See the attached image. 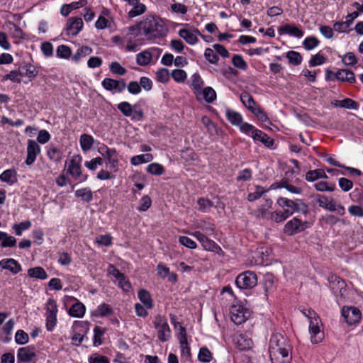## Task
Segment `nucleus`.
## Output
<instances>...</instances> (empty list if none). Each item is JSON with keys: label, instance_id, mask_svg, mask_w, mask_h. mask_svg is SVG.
<instances>
[{"label": "nucleus", "instance_id": "nucleus-25", "mask_svg": "<svg viewBox=\"0 0 363 363\" xmlns=\"http://www.w3.org/2000/svg\"><path fill=\"white\" fill-rule=\"evenodd\" d=\"M240 100L243 105L252 113L253 110L257 108L253 97L247 92H244L240 95Z\"/></svg>", "mask_w": 363, "mask_h": 363}, {"label": "nucleus", "instance_id": "nucleus-24", "mask_svg": "<svg viewBox=\"0 0 363 363\" xmlns=\"http://www.w3.org/2000/svg\"><path fill=\"white\" fill-rule=\"evenodd\" d=\"M138 298L147 309L152 308L153 301L151 298L150 294L147 290L140 289L138 291Z\"/></svg>", "mask_w": 363, "mask_h": 363}, {"label": "nucleus", "instance_id": "nucleus-38", "mask_svg": "<svg viewBox=\"0 0 363 363\" xmlns=\"http://www.w3.org/2000/svg\"><path fill=\"white\" fill-rule=\"evenodd\" d=\"M203 99L207 103H212L216 99V93L214 89L210 86H207L201 91Z\"/></svg>", "mask_w": 363, "mask_h": 363}, {"label": "nucleus", "instance_id": "nucleus-15", "mask_svg": "<svg viewBox=\"0 0 363 363\" xmlns=\"http://www.w3.org/2000/svg\"><path fill=\"white\" fill-rule=\"evenodd\" d=\"M198 35H201L198 29L189 30L182 28L179 31V35L189 45H194L199 41Z\"/></svg>", "mask_w": 363, "mask_h": 363}, {"label": "nucleus", "instance_id": "nucleus-61", "mask_svg": "<svg viewBox=\"0 0 363 363\" xmlns=\"http://www.w3.org/2000/svg\"><path fill=\"white\" fill-rule=\"evenodd\" d=\"M103 164V159L100 157H95L90 161H86L84 163V165L89 170H95L99 165H101Z\"/></svg>", "mask_w": 363, "mask_h": 363}, {"label": "nucleus", "instance_id": "nucleus-19", "mask_svg": "<svg viewBox=\"0 0 363 363\" xmlns=\"http://www.w3.org/2000/svg\"><path fill=\"white\" fill-rule=\"evenodd\" d=\"M335 78L341 82L353 84L356 82L354 73L350 69H340L335 74Z\"/></svg>", "mask_w": 363, "mask_h": 363}, {"label": "nucleus", "instance_id": "nucleus-33", "mask_svg": "<svg viewBox=\"0 0 363 363\" xmlns=\"http://www.w3.org/2000/svg\"><path fill=\"white\" fill-rule=\"evenodd\" d=\"M152 58V53L148 50H145L137 55V63L140 66H145L150 64Z\"/></svg>", "mask_w": 363, "mask_h": 363}, {"label": "nucleus", "instance_id": "nucleus-51", "mask_svg": "<svg viewBox=\"0 0 363 363\" xmlns=\"http://www.w3.org/2000/svg\"><path fill=\"white\" fill-rule=\"evenodd\" d=\"M82 6V2H72L70 4L64 5L61 8L60 13L62 16H67L69 14V13L73 10L78 9L79 7Z\"/></svg>", "mask_w": 363, "mask_h": 363}, {"label": "nucleus", "instance_id": "nucleus-31", "mask_svg": "<svg viewBox=\"0 0 363 363\" xmlns=\"http://www.w3.org/2000/svg\"><path fill=\"white\" fill-rule=\"evenodd\" d=\"M335 106H339L342 108H347L350 109H357L358 104L349 98L345 99L343 100H336L333 103Z\"/></svg>", "mask_w": 363, "mask_h": 363}, {"label": "nucleus", "instance_id": "nucleus-55", "mask_svg": "<svg viewBox=\"0 0 363 363\" xmlns=\"http://www.w3.org/2000/svg\"><path fill=\"white\" fill-rule=\"evenodd\" d=\"M28 335L23 330H17L15 335V341L18 345H24L28 342Z\"/></svg>", "mask_w": 363, "mask_h": 363}, {"label": "nucleus", "instance_id": "nucleus-37", "mask_svg": "<svg viewBox=\"0 0 363 363\" xmlns=\"http://www.w3.org/2000/svg\"><path fill=\"white\" fill-rule=\"evenodd\" d=\"M77 197L81 198L82 200L90 202L93 199L91 191L88 188L78 189L75 191Z\"/></svg>", "mask_w": 363, "mask_h": 363}, {"label": "nucleus", "instance_id": "nucleus-22", "mask_svg": "<svg viewBox=\"0 0 363 363\" xmlns=\"http://www.w3.org/2000/svg\"><path fill=\"white\" fill-rule=\"evenodd\" d=\"M252 138L255 141H259L262 143L267 147L272 146L274 144L273 139L270 138L266 133L258 129L255 130Z\"/></svg>", "mask_w": 363, "mask_h": 363}, {"label": "nucleus", "instance_id": "nucleus-8", "mask_svg": "<svg viewBox=\"0 0 363 363\" xmlns=\"http://www.w3.org/2000/svg\"><path fill=\"white\" fill-rule=\"evenodd\" d=\"M341 313L345 322L350 325L359 323L362 318V313L356 307H343Z\"/></svg>", "mask_w": 363, "mask_h": 363}, {"label": "nucleus", "instance_id": "nucleus-2", "mask_svg": "<svg viewBox=\"0 0 363 363\" xmlns=\"http://www.w3.org/2000/svg\"><path fill=\"white\" fill-rule=\"evenodd\" d=\"M140 35H144L147 40L160 38L166 35L168 30L160 18L147 16L139 23Z\"/></svg>", "mask_w": 363, "mask_h": 363}, {"label": "nucleus", "instance_id": "nucleus-59", "mask_svg": "<svg viewBox=\"0 0 363 363\" xmlns=\"http://www.w3.org/2000/svg\"><path fill=\"white\" fill-rule=\"evenodd\" d=\"M10 25V30L13 38L18 39L24 38V33L19 26L13 23H11Z\"/></svg>", "mask_w": 363, "mask_h": 363}, {"label": "nucleus", "instance_id": "nucleus-39", "mask_svg": "<svg viewBox=\"0 0 363 363\" xmlns=\"http://www.w3.org/2000/svg\"><path fill=\"white\" fill-rule=\"evenodd\" d=\"M330 281L332 282L333 285H335L336 284L337 285V290H339V296L340 297H343L344 296V291H345L346 284L345 282L341 279L340 277H337L336 276H331L330 277Z\"/></svg>", "mask_w": 363, "mask_h": 363}, {"label": "nucleus", "instance_id": "nucleus-23", "mask_svg": "<svg viewBox=\"0 0 363 363\" xmlns=\"http://www.w3.org/2000/svg\"><path fill=\"white\" fill-rule=\"evenodd\" d=\"M305 178L308 182H314L318 179H327L328 176L326 175L324 169H316L307 172Z\"/></svg>", "mask_w": 363, "mask_h": 363}, {"label": "nucleus", "instance_id": "nucleus-45", "mask_svg": "<svg viewBox=\"0 0 363 363\" xmlns=\"http://www.w3.org/2000/svg\"><path fill=\"white\" fill-rule=\"evenodd\" d=\"M197 204L199 206V210L202 212H208L211 208L213 206V203L211 201L204 198L199 199Z\"/></svg>", "mask_w": 363, "mask_h": 363}, {"label": "nucleus", "instance_id": "nucleus-21", "mask_svg": "<svg viewBox=\"0 0 363 363\" xmlns=\"http://www.w3.org/2000/svg\"><path fill=\"white\" fill-rule=\"evenodd\" d=\"M0 180L9 184L17 182V172L14 169H9L2 172L0 175Z\"/></svg>", "mask_w": 363, "mask_h": 363}, {"label": "nucleus", "instance_id": "nucleus-7", "mask_svg": "<svg viewBox=\"0 0 363 363\" xmlns=\"http://www.w3.org/2000/svg\"><path fill=\"white\" fill-rule=\"evenodd\" d=\"M99 152L107 160L109 168L113 172L118 170V154L115 149L108 148L107 146L100 147Z\"/></svg>", "mask_w": 363, "mask_h": 363}, {"label": "nucleus", "instance_id": "nucleus-42", "mask_svg": "<svg viewBox=\"0 0 363 363\" xmlns=\"http://www.w3.org/2000/svg\"><path fill=\"white\" fill-rule=\"evenodd\" d=\"M286 57L288 58L289 63L293 65H298L302 62V56L299 52L296 51H289L286 53Z\"/></svg>", "mask_w": 363, "mask_h": 363}, {"label": "nucleus", "instance_id": "nucleus-52", "mask_svg": "<svg viewBox=\"0 0 363 363\" xmlns=\"http://www.w3.org/2000/svg\"><path fill=\"white\" fill-rule=\"evenodd\" d=\"M56 53L57 57L67 59L71 56L72 50L69 47L61 45L57 47Z\"/></svg>", "mask_w": 363, "mask_h": 363}, {"label": "nucleus", "instance_id": "nucleus-64", "mask_svg": "<svg viewBox=\"0 0 363 363\" xmlns=\"http://www.w3.org/2000/svg\"><path fill=\"white\" fill-rule=\"evenodd\" d=\"M204 56L210 63L214 65H216L219 60L218 55L214 53L213 50L211 48H206L205 50Z\"/></svg>", "mask_w": 363, "mask_h": 363}, {"label": "nucleus", "instance_id": "nucleus-56", "mask_svg": "<svg viewBox=\"0 0 363 363\" xmlns=\"http://www.w3.org/2000/svg\"><path fill=\"white\" fill-rule=\"evenodd\" d=\"M47 154H48V157L51 160H53L55 162H59L62 159V152H61V151L58 148H57L55 147H50L48 150V153Z\"/></svg>", "mask_w": 363, "mask_h": 363}, {"label": "nucleus", "instance_id": "nucleus-53", "mask_svg": "<svg viewBox=\"0 0 363 363\" xmlns=\"http://www.w3.org/2000/svg\"><path fill=\"white\" fill-rule=\"evenodd\" d=\"M31 226V223L29 220L23 221L20 223L14 224L13 226L16 235L21 236L23 230H28Z\"/></svg>", "mask_w": 363, "mask_h": 363}, {"label": "nucleus", "instance_id": "nucleus-40", "mask_svg": "<svg viewBox=\"0 0 363 363\" xmlns=\"http://www.w3.org/2000/svg\"><path fill=\"white\" fill-rule=\"evenodd\" d=\"M280 30L284 31L298 38H301L303 35V32L301 29L288 24L281 27Z\"/></svg>", "mask_w": 363, "mask_h": 363}, {"label": "nucleus", "instance_id": "nucleus-44", "mask_svg": "<svg viewBox=\"0 0 363 363\" xmlns=\"http://www.w3.org/2000/svg\"><path fill=\"white\" fill-rule=\"evenodd\" d=\"M203 82L199 74H194L192 76V87L194 90V93L198 95L201 94V88L203 86Z\"/></svg>", "mask_w": 363, "mask_h": 363}, {"label": "nucleus", "instance_id": "nucleus-57", "mask_svg": "<svg viewBox=\"0 0 363 363\" xmlns=\"http://www.w3.org/2000/svg\"><path fill=\"white\" fill-rule=\"evenodd\" d=\"M111 72L116 75L123 76L126 73V69L118 62H113L110 65Z\"/></svg>", "mask_w": 363, "mask_h": 363}, {"label": "nucleus", "instance_id": "nucleus-28", "mask_svg": "<svg viewBox=\"0 0 363 363\" xmlns=\"http://www.w3.org/2000/svg\"><path fill=\"white\" fill-rule=\"evenodd\" d=\"M317 203L320 207L329 210L330 211H336L335 204L333 201H328V199L324 195H318Z\"/></svg>", "mask_w": 363, "mask_h": 363}, {"label": "nucleus", "instance_id": "nucleus-35", "mask_svg": "<svg viewBox=\"0 0 363 363\" xmlns=\"http://www.w3.org/2000/svg\"><path fill=\"white\" fill-rule=\"evenodd\" d=\"M197 226L201 230V233L206 235V236H210L214 234L215 226L213 224L211 223L206 222L204 220H201L198 223Z\"/></svg>", "mask_w": 363, "mask_h": 363}, {"label": "nucleus", "instance_id": "nucleus-34", "mask_svg": "<svg viewBox=\"0 0 363 363\" xmlns=\"http://www.w3.org/2000/svg\"><path fill=\"white\" fill-rule=\"evenodd\" d=\"M79 141L82 149L84 152H86L91 148L94 143V138L90 135L83 134L81 135Z\"/></svg>", "mask_w": 363, "mask_h": 363}, {"label": "nucleus", "instance_id": "nucleus-16", "mask_svg": "<svg viewBox=\"0 0 363 363\" xmlns=\"http://www.w3.org/2000/svg\"><path fill=\"white\" fill-rule=\"evenodd\" d=\"M35 357V349L33 347L28 346L18 349L17 354V361L22 362H30Z\"/></svg>", "mask_w": 363, "mask_h": 363}, {"label": "nucleus", "instance_id": "nucleus-6", "mask_svg": "<svg viewBox=\"0 0 363 363\" xmlns=\"http://www.w3.org/2000/svg\"><path fill=\"white\" fill-rule=\"evenodd\" d=\"M57 306L54 299L49 298L46 303V328L52 331L57 323Z\"/></svg>", "mask_w": 363, "mask_h": 363}, {"label": "nucleus", "instance_id": "nucleus-3", "mask_svg": "<svg viewBox=\"0 0 363 363\" xmlns=\"http://www.w3.org/2000/svg\"><path fill=\"white\" fill-rule=\"evenodd\" d=\"M302 313L309 320V332L311 335V342L314 344L320 342L323 338V333L320 332L319 323L320 319L318 314L311 308L304 309Z\"/></svg>", "mask_w": 363, "mask_h": 363}, {"label": "nucleus", "instance_id": "nucleus-48", "mask_svg": "<svg viewBox=\"0 0 363 363\" xmlns=\"http://www.w3.org/2000/svg\"><path fill=\"white\" fill-rule=\"evenodd\" d=\"M320 41L314 36H310L306 38L303 42V45L307 50H311L319 45Z\"/></svg>", "mask_w": 363, "mask_h": 363}, {"label": "nucleus", "instance_id": "nucleus-14", "mask_svg": "<svg viewBox=\"0 0 363 363\" xmlns=\"http://www.w3.org/2000/svg\"><path fill=\"white\" fill-rule=\"evenodd\" d=\"M83 21L80 17H71L67 20L66 31L67 35H77L83 28Z\"/></svg>", "mask_w": 363, "mask_h": 363}, {"label": "nucleus", "instance_id": "nucleus-62", "mask_svg": "<svg viewBox=\"0 0 363 363\" xmlns=\"http://www.w3.org/2000/svg\"><path fill=\"white\" fill-rule=\"evenodd\" d=\"M157 81L164 83L167 82L169 79V73L167 69L162 68L156 72Z\"/></svg>", "mask_w": 363, "mask_h": 363}, {"label": "nucleus", "instance_id": "nucleus-60", "mask_svg": "<svg viewBox=\"0 0 363 363\" xmlns=\"http://www.w3.org/2000/svg\"><path fill=\"white\" fill-rule=\"evenodd\" d=\"M264 192H265V190L264 189L263 187H262L260 186H256L255 191L248 194L247 200L249 201H255V200L258 199L259 198H260Z\"/></svg>", "mask_w": 363, "mask_h": 363}, {"label": "nucleus", "instance_id": "nucleus-17", "mask_svg": "<svg viewBox=\"0 0 363 363\" xmlns=\"http://www.w3.org/2000/svg\"><path fill=\"white\" fill-rule=\"evenodd\" d=\"M0 267L16 274L22 270L21 264L14 259H3L0 261Z\"/></svg>", "mask_w": 363, "mask_h": 363}, {"label": "nucleus", "instance_id": "nucleus-4", "mask_svg": "<svg viewBox=\"0 0 363 363\" xmlns=\"http://www.w3.org/2000/svg\"><path fill=\"white\" fill-rule=\"evenodd\" d=\"M155 327L157 329V337L162 342H165L170 337L171 330L167 323V319L161 315L155 316L154 320Z\"/></svg>", "mask_w": 363, "mask_h": 363}, {"label": "nucleus", "instance_id": "nucleus-13", "mask_svg": "<svg viewBox=\"0 0 363 363\" xmlns=\"http://www.w3.org/2000/svg\"><path fill=\"white\" fill-rule=\"evenodd\" d=\"M40 152V147L38 143L34 140H28L27 157L25 163L27 165H31L34 163L36 157Z\"/></svg>", "mask_w": 363, "mask_h": 363}, {"label": "nucleus", "instance_id": "nucleus-11", "mask_svg": "<svg viewBox=\"0 0 363 363\" xmlns=\"http://www.w3.org/2000/svg\"><path fill=\"white\" fill-rule=\"evenodd\" d=\"M231 320L236 325L244 323L250 316V313L240 305H234L230 309Z\"/></svg>", "mask_w": 363, "mask_h": 363}, {"label": "nucleus", "instance_id": "nucleus-46", "mask_svg": "<svg viewBox=\"0 0 363 363\" xmlns=\"http://www.w3.org/2000/svg\"><path fill=\"white\" fill-rule=\"evenodd\" d=\"M315 189L318 191H333L335 189V184H328L326 182L320 181L314 184Z\"/></svg>", "mask_w": 363, "mask_h": 363}, {"label": "nucleus", "instance_id": "nucleus-26", "mask_svg": "<svg viewBox=\"0 0 363 363\" xmlns=\"http://www.w3.org/2000/svg\"><path fill=\"white\" fill-rule=\"evenodd\" d=\"M18 69L21 77L26 76L28 78H34L38 74L35 67L31 64L20 67Z\"/></svg>", "mask_w": 363, "mask_h": 363}, {"label": "nucleus", "instance_id": "nucleus-1", "mask_svg": "<svg viewBox=\"0 0 363 363\" xmlns=\"http://www.w3.org/2000/svg\"><path fill=\"white\" fill-rule=\"evenodd\" d=\"M290 345L280 334L273 335L269 341V353L272 363H290Z\"/></svg>", "mask_w": 363, "mask_h": 363}, {"label": "nucleus", "instance_id": "nucleus-9", "mask_svg": "<svg viewBox=\"0 0 363 363\" xmlns=\"http://www.w3.org/2000/svg\"><path fill=\"white\" fill-rule=\"evenodd\" d=\"M307 227V222H302L300 219L294 218L286 223L284 232L288 235H292L303 231Z\"/></svg>", "mask_w": 363, "mask_h": 363}, {"label": "nucleus", "instance_id": "nucleus-18", "mask_svg": "<svg viewBox=\"0 0 363 363\" xmlns=\"http://www.w3.org/2000/svg\"><path fill=\"white\" fill-rule=\"evenodd\" d=\"M81 160L79 155L74 156L70 160L67 170L72 177L79 178L82 175Z\"/></svg>", "mask_w": 363, "mask_h": 363}, {"label": "nucleus", "instance_id": "nucleus-32", "mask_svg": "<svg viewBox=\"0 0 363 363\" xmlns=\"http://www.w3.org/2000/svg\"><path fill=\"white\" fill-rule=\"evenodd\" d=\"M153 160V155L152 154H143L140 155H135L131 157L130 162L133 165H139L143 163L151 162Z\"/></svg>", "mask_w": 363, "mask_h": 363}, {"label": "nucleus", "instance_id": "nucleus-30", "mask_svg": "<svg viewBox=\"0 0 363 363\" xmlns=\"http://www.w3.org/2000/svg\"><path fill=\"white\" fill-rule=\"evenodd\" d=\"M85 306L81 302H77L69 308V314L72 317L81 318L84 315Z\"/></svg>", "mask_w": 363, "mask_h": 363}, {"label": "nucleus", "instance_id": "nucleus-58", "mask_svg": "<svg viewBox=\"0 0 363 363\" xmlns=\"http://www.w3.org/2000/svg\"><path fill=\"white\" fill-rule=\"evenodd\" d=\"M198 358L201 362H208L212 359L211 352L206 347H202L199 350Z\"/></svg>", "mask_w": 363, "mask_h": 363}, {"label": "nucleus", "instance_id": "nucleus-36", "mask_svg": "<svg viewBox=\"0 0 363 363\" xmlns=\"http://www.w3.org/2000/svg\"><path fill=\"white\" fill-rule=\"evenodd\" d=\"M147 172L152 175H162L164 172V167L159 163H151L147 167Z\"/></svg>", "mask_w": 363, "mask_h": 363}, {"label": "nucleus", "instance_id": "nucleus-29", "mask_svg": "<svg viewBox=\"0 0 363 363\" xmlns=\"http://www.w3.org/2000/svg\"><path fill=\"white\" fill-rule=\"evenodd\" d=\"M226 116L229 122L234 125L239 126L243 122L242 116L235 111L226 109Z\"/></svg>", "mask_w": 363, "mask_h": 363}, {"label": "nucleus", "instance_id": "nucleus-12", "mask_svg": "<svg viewBox=\"0 0 363 363\" xmlns=\"http://www.w3.org/2000/svg\"><path fill=\"white\" fill-rule=\"evenodd\" d=\"M101 84L107 91L118 93L122 92L126 87V83L123 79L116 80L111 78H105Z\"/></svg>", "mask_w": 363, "mask_h": 363}, {"label": "nucleus", "instance_id": "nucleus-20", "mask_svg": "<svg viewBox=\"0 0 363 363\" xmlns=\"http://www.w3.org/2000/svg\"><path fill=\"white\" fill-rule=\"evenodd\" d=\"M235 341L237 348L240 350H249L252 345V340L242 334L236 336Z\"/></svg>", "mask_w": 363, "mask_h": 363}, {"label": "nucleus", "instance_id": "nucleus-5", "mask_svg": "<svg viewBox=\"0 0 363 363\" xmlns=\"http://www.w3.org/2000/svg\"><path fill=\"white\" fill-rule=\"evenodd\" d=\"M257 275L250 271L239 274L235 279V284L240 289H252L257 285Z\"/></svg>", "mask_w": 363, "mask_h": 363}, {"label": "nucleus", "instance_id": "nucleus-27", "mask_svg": "<svg viewBox=\"0 0 363 363\" xmlns=\"http://www.w3.org/2000/svg\"><path fill=\"white\" fill-rule=\"evenodd\" d=\"M28 275L30 277L39 279H46L48 278V274L45 269L41 267H35L33 268H30L28 269Z\"/></svg>", "mask_w": 363, "mask_h": 363}, {"label": "nucleus", "instance_id": "nucleus-47", "mask_svg": "<svg viewBox=\"0 0 363 363\" xmlns=\"http://www.w3.org/2000/svg\"><path fill=\"white\" fill-rule=\"evenodd\" d=\"M277 203L282 208L292 210L293 213L296 211V202L289 199L281 197L277 200Z\"/></svg>", "mask_w": 363, "mask_h": 363}, {"label": "nucleus", "instance_id": "nucleus-63", "mask_svg": "<svg viewBox=\"0 0 363 363\" xmlns=\"http://www.w3.org/2000/svg\"><path fill=\"white\" fill-rule=\"evenodd\" d=\"M326 61L325 57L320 54L318 53L315 55H313L309 61V65L311 67H315L317 65H320L325 63Z\"/></svg>", "mask_w": 363, "mask_h": 363}, {"label": "nucleus", "instance_id": "nucleus-50", "mask_svg": "<svg viewBox=\"0 0 363 363\" xmlns=\"http://www.w3.org/2000/svg\"><path fill=\"white\" fill-rule=\"evenodd\" d=\"M92 52L91 48L88 46H83L78 49L77 52L73 55L72 60L75 62H78L82 57H84L91 54Z\"/></svg>", "mask_w": 363, "mask_h": 363}, {"label": "nucleus", "instance_id": "nucleus-49", "mask_svg": "<svg viewBox=\"0 0 363 363\" xmlns=\"http://www.w3.org/2000/svg\"><path fill=\"white\" fill-rule=\"evenodd\" d=\"M118 109L126 117H130L133 113V106L128 102L123 101L118 104Z\"/></svg>", "mask_w": 363, "mask_h": 363}, {"label": "nucleus", "instance_id": "nucleus-41", "mask_svg": "<svg viewBox=\"0 0 363 363\" xmlns=\"http://www.w3.org/2000/svg\"><path fill=\"white\" fill-rule=\"evenodd\" d=\"M145 5L138 2V4L133 5V8L128 12V16L129 18H133L143 14L145 13Z\"/></svg>", "mask_w": 363, "mask_h": 363}, {"label": "nucleus", "instance_id": "nucleus-43", "mask_svg": "<svg viewBox=\"0 0 363 363\" xmlns=\"http://www.w3.org/2000/svg\"><path fill=\"white\" fill-rule=\"evenodd\" d=\"M272 201L271 200H267L264 206H262L261 208L257 209L253 213V215L257 218H264L267 217L268 214L267 208H270Z\"/></svg>", "mask_w": 363, "mask_h": 363}, {"label": "nucleus", "instance_id": "nucleus-54", "mask_svg": "<svg viewBox=\"0 0 363 363\" xmlns=\"http://www.w3.org/2000/svg\"><path fill=\"white\" fill-rule=\"evenodd\" d=\"M239 128H240V130L241 132H242L243 133H245L246 135H250L252 138L254 136L255 130H257L252 125L249 124L245 122H242L239 125Z\"/></svg>", "mask_w": 363, "mask_h": 363}, {"label": "nucleus", "instance_id": "nucleus-10", "mask_svg": "<svg viewBox=\"0 0 363 363\" xmlns=\"http://www.w3.org/2000/svg\"><path fill=\"white\" fill-rule=\"evenodd\" d=\"M192 235L200 242L204 250L216 253L221 251V248L213 240L209 239L201 231H195Z\"/></svg>", "mask_w": 363, "mask_h": 363}]
</instances>
